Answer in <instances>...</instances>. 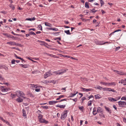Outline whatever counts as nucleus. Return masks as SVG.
Listing matches in <instances>:
<instances>
[{
	"label": "nucleus",
	"instance_id": "obj_1",
	"mask_svg": "<svg viewBox=\"0 0 126 126\" xmlns=\"http://www.w3.org/2000/svg\"><path fill=\"white\" fill-rule=\"evenodd\" d=\"M100 83L104 85H105L107 86H115L116 85V83L115 82H111L110 83H106L101 82Z\"/></svg>",
	"mask_w": 126,
	"mask_h": 126
},
{
	"label": "nucleus",
	"instance_id": "obj_2",
	"mask_svg": "<svg viewBox=\"0 0 126 126\" xmlns=\"http://www.w3.org/2000/svg\"><path fill=\"white\" fill-rule=\"evenodd\" d=\"M67 110H64L63 112L61 114V119L63 120L66 118L67 114Z\"/></svg>",
	"mask_w": 126,
	"mask_h": 126
},
{
	"label": "nucleus",
	"instance_id": "obj_3",
	"mask_svg": "<svg viewBox=\"0 0 126 126\" xmlns=\"http://www.w3.org/2000/svg\"><path fill=\"white\" fill-rule=\"evenodd\" d=\"M104 91H108L109 92H116L114 90V89H112L111 88H108L107 87H105L103 88L102 89Z\"/></svg>",
	"mask_w": 126,
	"mask_h": 126
},
{
	"label": "nucleus",
	"instance_id": "obj_4",
	"mask_svg": "<svg viewBox=\"0 0 126 126\" xmlns=\"http://www.w3.org/2000/svg\"><path fill=\"white\" fill-rule=\"evenodd\" d=\"M118 103L120 107H124L126 105V102L124 101H119Z\"/></svg>",
	"mask_w": 126,
	"mask_h": 126
},
{
	"label": "nucleus",
	"instance_id": "obj_5",
	"mask_svg": "<svg viewBox=\"0 0 126 126\" xmlns=\"http://www.w3.org/2000/svg\"><path fill=\"white\" fill-rule=\"evenodd\" d=\"M67 99H63L61 100L60 101H50L49 102V105H53L56 103L58 102H61L62 101H66Z\"/></svg>",
	"mask_w": 126,
	"mask_h": 126
},
{
	"label": "nucleus",
	"instance_id": "obj_6",
	"mask_svg": "<svg viewBox=\"0 0 126 126\" xmlns=\"http://www.w3.org/2000/svg\"><path fill=\"white\" fill-rule=\"evenodd\" d=\"M52 75V74L50 72V71L47 72L44 74V78H46L47 77L50 76Z\"/></svg>",
	"mask_w": 126,
	"mask_h": 126
},
{
	"label": "nucleus",
	"instance_id": "obj_7",
	"mask_svg": "<svg viewBox=\"0 0 126 126\" xmlns=\"http://www.w3.org/2000/svg\"><path fill=\"white\" fill-rule=\"evenodd\" d=\"M0 89L1 91L3 92H7L9 89V88H5L3 86H1Z\"/></svg>",
	"mask_w": 126,
	"mask_h": 126
},
{
	"label": "nucleus",
	"instance_id": "obj_8",
	"mask_svg": "<svg viewBox=\"0 0 126 126\" xmlns=\"http://www.w3.org/2000/svg\"><path fill=\"white\" fill-rule=\"evenodd\" d=\"M39 121L41 123H44L46 124L48 123V121L45 120L43 118L39 120Z\"/></svg>",
	"mask_w": 126,
	"mask_h": 126
},
{
	"label": "nucleus",
	"instance_id": "obj_9",
	"mask_svg": "<svg viewBox=\"0 0 126 126\" xmlns=\"http://www.w3.org/2000/svg\"><path fill=\"white\" fill-rule=\"evenodd\" d=\"M95 43L96 45H102L105 44L104 42L103 41H95Z\"/></svg>",
	"mask_w": 126,
	"mask_h": 126
},
{
	"label": "nucleus",
	"instance_id": "obj_10",
	"mask_svg": "<svg viewBox=\"0 0 126 126\" xmlns=\"http://www.w3.org/2000/svg\"><path fill=\"white\" fill-rule=\"evenodd\" d=\"M19 97H23L25 99L26 98L25 97H24L23 96L25 95V94L22 91H20V93L19 94Z\"/></svg>",
	"mask_w": 126,
	"mask_h": 126
},
{
	"label": "nucleus",
	"instance_id": "obj_11",
	"mask_svg": "<svg viewBox=\"0 0 126 126\" xmlns=\"http://www.w3.org/2000/svg\"><path fill=\"white\" fill-rule=\"evenodd\" d=\"M103 110L102 108L99 107H98L97 108V113H100L102 112Z\"/></svg>",
	"mask_w": 126,
	"mask_h": 126
},
{
	"label": "nucleus",
	"instance_id": "obj_12",
	"mask_svg": "<svg viewBox=\"0 0 126 126\" xmlns=\"http://www.w3.org/2000/svg\"><path fill=\"white\" fill-rule=\"evenodd\" d=\"M105 108L106 110L110 114L111 113V110L109 108L107 107L106 106H105Z\"/></svg>",
	"mask_w": 126,
	"mask_h": 126
},
{
	"label": "nucleus",
	"instance_id": "obj_13",
	"mask_svg": "<svg viewBox=\"0 0 126 126\" xmlns=\"http://www.w3.org/2000/svg\"><path fill=\"white\" fill-rule=\"evenodd\" d=\"M66 106V105H57L56 107H59L60 108L64 109Z\"/></svg>",
	"mask_w": 126,
	"mask_h": 126
},
{
	"label": "nucleus",
	"instance_id": "obj_14",
	"mask_svg": "<svg viewBox=\"0 0 126 126\" xmlns=\"http://www.w3.org/2000/svg\"><path fill=\"white\" fill-rule=\"evenodd\" d=\"M16 100L19 103L23 101V99L19 97H18V98L16 99Z\"/></svg>",
	"mask_w": 126,
	"mask_h": 126
},
{
	"label": "nucleus",
	"instance_id": "obj_15",
	"mask_svg": "<svg viewBox=\"0 0 126 126\" xmlns=\"http://www.w3.org/2000/svg\"><path fill=\"white\" fill-rule=\"evenodd\" d=\"M81 89L83 90V91H85L86 92H88V91H91L92 90H93L92 89H87L86 88H81Z\"/></svg>",
	"mask_w": 126,
	"mask_h": 126
},
{
	"label": "nucleus",
	"instance_id": "obj_16",
	"mask_svg": "<svg viewBox=\"0 0 126 126\" xmlns=\"http://www.w3.org/2000/svg\"><path fill=\"white\" fill-rule=\"evenodd\" d=\"M121 83L123 84V85H126V79L121 80Z\"/></svg>",
	"mask_w": 126,
	"mask_h": 126
},
{
	"label": "nucleus",
	"instance_id": "obj_17",
	"mask_svg": "<svg viewBox=\"0 0 126 126\" xmlns=\"http://www.w3.org/2000/svg\"><path fill=\"white\" fill-rule=\"evenodd\" d=\"M19 65L21 66L22 67L25 68L28 67L29 66V65L27 64H19Z\"/></svg>",
	"mask_w": 126,
	"mask_h": 126
},
{
	"label": "nucleus",
	"instance_id": "obj_18",
	"mask_svg": "<svg viewBox=\"0 0 126 126\" xmlns=\"http://www.w3.org/2000/svg\"><path fill=\"white\" fill-rule=\"evenodd\" d=\"M94 96L96 99H99L101 98V96L99 94L95 95Z\"/></svg>",
	"mask_w": 126,
	"mask_h": 126
},
{
	"label": "nucleus",
	"instance_id": "obj_19",
	"mask_svg": "<svg viewBox=\"0 0 126 126\" xmlns=\"http://www.w3.org/2000/svg\"><path fill=\"white\" fill-rule=\"evenodd\" d=\"M97 113V111H96V109L95 108L93 109V114L95 115Z\"/></svg>",
	"mask_w": 126,
	"mask_h": 126
},
{
	"label": "nucleus",
	"instance_id": "obj_20",
	"mask_svg": "<svg viewBox=\"0 0 126 126\" xmlns=\"http://www.w3.org/2000/svg\"><path fill=\"white\" fill-rule=\"evenodd\" d=\"M45 25L46 26L49 27H51L52 25L47 22H45Z\"/></svg>",
	"mask_w": 126,
	"mask_h": 126
},
{
	"label": "nucleus",
	"instance_id": "obj_21",
	"mask_svg": "<svg viewBox=\"0 0 126 126\" xmlns=\"http://www.w3.org/2000/svg\"><path fill=\"white\" fill-rule=\"evenodd\" d=\"M7 44H9L11 45H15L16 44V43L14 42H12L11 41L10 42H8L7 43Z\"/></svg>",
	"mask_w": 126,
	"mask_h": 126
},
{
	"label": "nucleus",
	"instance_id": "obj_22",
	"mask_svg": "<svg viewBox=\"0 0 126 126\" xmlns=\"http://www.w3.org/2000/svg\"><path fill=\"white\" fill-rule=\"evenodd\" d=\"M108 99L109 101H117L116 99H115L112 97L109 98Z\"/></svg>",
	"mask_w": 126,
	"mask_h": 126
},
{
	"label": "nucleus",
	"instance_id": "obj_23",
	"mask_svg": "<svg viewBox=\"0 0 126 126\" xmlns=\"http://www.w3.org/2000/svg\"><path fill=\"white\" fill-rule=\"evenodd\" d=\"M30 87H31L37 88V86L36 85H35L34 84H30Z\"/></svg>",
	"mask_w": 126,
	"mask_h": 126
},
{
	"label": "nucleus",
	"instance_id": "obj_24",
	"mask_svg": "<svg viewBox=\"0 0 126 126\" xmlns=\"http://www.w3.org/2000/svg\"><path fill=\"white\" fill-rule=\"evenodd\" d=\"M64 97V96L63 95H61L60 96H59V97L56 99V100H59L61 98Z\"/></svg>",
	"mask_w": 126,
	"mask_h": 126
},
{
	"label": "nucleus",
	"instance_id": "obj_25",
	"mask_svg": "<svg viewBox=\"0 0 126 126\" xmlns=\"http://www.w3.org/2000/svg\"><path fill=\"white\" fill-rule=\"evenodd\" d=\"M88 3V2H86L85 3V7L87 8H88L89 7Z\"/></svg>",
	"mask_w": 126,
	"mask_h": 126
},
{
	"label": "nucleus",
	"instance_id": "obj_26",
	"mask_svg": "<svg viewBox=\"0 0 126 126\" xmlns=\"http://www.w3.org/2000/svg\"><path fill=\"white\" fill-rule=\"evenodd\" d=\"M95 88V89H99L100 90H101L102 89V87H101L100 86H98L95 87H94Z\"/></svg>",
	"mask_w": 126,
	"mask_h": 126
},
{
	"label": "nucleus",
	"instance_id": "obj_27",
	"mask_svg": "<svg viewBox=\"0 0 126 126\" xmlns=\"http://www.w3.org/2000/svg\"><path fill=\"white\" fill-rule=\"evenodd\" d=\"M99 116H100L101 117H103V118H105V116L102 113V112L100 113L99 114Z\"/></svg>",
	"mask_w": 126,
	"mask_h": 126
},
{
	"label": "nucleus",
	"instance_id": "obj_28",
	"mask_svg": "<svg viewBox=\"0 0 126 126\" xmlns=\"http://www.w3.org/2000/svg\"><path fill=\"white\" fill-rule=\"evenodd\" d=\"M19 93H20V91H17L16 92V96H17V97H19Z\"/></svg>",
	"mask_w": 126,
	"mask_h": 126
},
{
	"label": "nucleus",
	"instance_id": "obj_29",
	"mask_svg": "<svg viewBox=\"0 0 126 126\" xmlns=\"http://www.w3.org/2000/svg\"><path fill=\"white\" fill-rule=\"evenodd\" d=\"M66 70H64L63 71H62L61 72H58V73L57 74L58 75H60L63 74L66 72Z\"/></svg>",
	"mask_w": 126,
	"mask_h": 126
},
{
	"label": "nucleus",
	"instance_id": "obj_30",
	"mask_svg": "<svg viewBox=\"0 0 126 126\" xmlns=\"http://www.w3.org/2000/svg\"><path fill=\"white\" fill-rule=\"evenodd\" d=\"M64 32L65 33H66L67 34L70 35L71 33L70 32V31L69 30H65L64 31Z\"/></svg>",
	"mask_w": 126,
	"mask_h": 126
},
{
	"label": "nucleus",
	"instance_id": "obj_31",
	"mask_svg": "<svg viewBox=\"0 0 126 126\" xmlns=\"http://www.w3.org/2000/svg\"><path fill=\"white\" fill-rule=\"evenodd\" d=\"M79 108L80 110H81L82 111L83 110L84 107H83V106H79Z\"/></svg>",
	"mask_w": 126,
	"mask_h": 126
},
{
	"label": "nucleus",
	"instance_id": "obj_32",
	"mask_svg": "<svg viewBox=\"0 0 126 126\" xmlns=\"http://www.w3.org/2000/svg\"><path fill=\"white\" fill-rule=\"evenodd\" d=\"M9 6L10 7L12 8L13 10H14L15 8L14 5L12 4H10L9 5Z\"/></svg>",
	"mask_w": 126,
	"mask_h": 126
},
{
	"label": "nucleus",
	"instance_id": "obj_33",
	"mask_svg": "<svg viewBox=\"0 0 126 126\" xmlns=\"http://www.w3.org/2000/svg\"><path fill=\"white\" fill-rule=\"evenodd\" d=\"M38 28L39 30H42V27L41 25H39L38 27Z\"/></svg>",
	"mask_w": 126,
	"mask_h": 126
},
{
	"label": "nucleus",
	"instance_id": "obj_34",
	"mask_svg": "<svg viewBox=\"0 0 126 126\" xmlns=\"http://www.w3.org/2000/svg\"><path fill=\"white\" fill-rule=\"evenodd\" d=\"M16 94H11V97H12V98H15L16 97Z\"/></svg>",
	"mask_w": 126,
	"mask_h": 126
},
{
	"label": "nucleus",
	"instance_id": "obj_35",
	"mask_svg": "<svg viewBox=\"0 0 126 126\" xmlns=\"http://www.w3.org/2000/svg\"><path fill=\"white\" fill-rule=\"evenodd\" d=\"M29 96H30V97L33 98L34 97V96L33 95V94L31 93H30L29 94Z\"/></svg>",
	"mask_w": 126,
	"mask_h": 126
},
{
	"label": "nucleus",
	"instance_id": "obj_36",
	"mask_svg": "<svg viewBox=\"0 0 126 126\" xmlns=\"http://www.w3.org/2000/svg\"><path fill=\"white\" fill-rule=\"evenodd\" d=\"M38 117L39 120H40L41 119H42V118L43 117V116L41 114H39V116H38Z\"/></svg>",
	"mask_w": 126,
	"mask_h": 126
},
{
	"label": "nucleus",
	"instance_id": "obj_37",
	"mask_svg": "<svg viewBox=\"0 0 126 126\" xmlns=\"http://www.w3.org/2000/svg\"><path fill=\"white\" fill-rule=\"evenodd\" d=\"M76 95V94H73L72 93H71L70 94V96H69V97H73L74 96Z\"/></svg>",
	"mask_w": 126,
	"mask_h": 126
},
{
	"label": "nucleus",
	"instance_id": "obj_38",
	"mask_svg": "<svg viewBox=\"0 0 126 126\" xmlns=\"http://www.w3.org/2000/svg\"><path fill=\"white\" fill-rule=\"evenodd\" d=\"M46 54L48 56H50L53 57H55V55H53L52 54H50L48 53H46Z\"/></svg>",
	"mask_w": 126,
	"mask_h": 126
},
{
	"label": "nucleus",
	"instance_id": "obj_39",
	"mask_svg": "<svg viewBox=\"0 0 126 126\" xmlns=\"http://www.w3.org/2000/svg\"><path fill=\"white\" fill-rule=\"evenodd\" d=\"M2 68H3L4 69L6 70H8V68L7 67L5 66H4V65H3V66L2 65Z\"/></svg>",
	"mask_w": 126,
	"mask_h": 126
},
{
	"label": "nucleus",
	"instance_id": "obj_40",
	"mask_svg": "<svg viewBox=\"0 0 126 126\" xmlns=\"http://www.w3.org/2000/svg\"><path fill=\"white\" fill-rule=\"evenodd\" d=\"M100 3L101 4V6H102L104 4V2L103 0H100Z\"/></svg>",
	"mask_w": 126,
	"mask_h": 126
},
{
	"label": "nucleus",
	"instance_id": "obj_41",
	"mask_svg": "<svg viewBox=\"0 0 126 126\" xmlns=\"http://www.w3.org/2000/svg\"><path fill=\"white\" fill-rule=\"evenodd\" d=\"M91 11L93 13H94L96 11H97V10H95V9H93L92 10H91Z\"/></svg>",
	"mask_w": 126,
	"mask_h": 126
},
{
	"label": "nucleus",
	"instance_id": "obj_42",
	"mask_svg": "<svg viewBox=\"0 0 126 126\" xmlns=\"http://www.w3.org/2000/svg\"><path fill=\"white\" fill-rule=\"evenodd\" d=\"M23 116H25L26 115V112L25 110H24L23 109Z\"/></svg>",
	"mask_w": 126,
	"mask_h": 126
},
{
	"label": "nucleus",
	"instance_id": "obj_43",
	"mask_svg": "<svg viewBox=\"0 0 126 126\" xmlns=\"http://www.w3.org/2000/svg\"><path fill=\"white\" fill-rule=\"evenodd\" d=\"M15 45H16V46H19L21 47H22L23 46L20 44H17V43H16V44H15Z\"/></svg>",
	"mask_w": 126,
	"mask_h": 126
},
{
	"label": "nucleus",
	"instance_id": "obj_44",
	"mask_svg": "<svg viewBox=\"0 0 126 126\" xmlns=\"http://www.w3.org/2000/svg\"><path fill=\"white\" fill-rule=\"evenodd\" d=\"M16 62V61L14 59H13L11 61V63L12 64H15V62Z\"/></svg>",
	"mask_w": 126,
	"mask_h": 126
},
{
	"label": "nucleus",
	"instance_id": "obj_45",
	"mask_svg": "<svg viewBox=\"0 0 126 126\" xmlns=\"http://www.w3.org/2000/svg\"><path fill=\"white\" fill-rule=\"evenodd\" d=\"M113 71L114 72H115L116 73H117L118 74H119L120 75H122V74H120L119 73V71H117L116 70H113Z\"/></svg>",
	"mask_w": 126,
	"mask_h": 126
},
{
	"label": "nucleus",
	"instance_id": "obj_46",
	"mask_svg": "<svg viewBox=\"0 0 126 126\" xmlns=\"http://www.w3.org/2000/svg\"><path fill=\"white\" fill-rule=\"evenodd\" d=\"M121 31V30H120V29H119V30H116L115 31H114V32H112L111 33V34H113V33H115V32H118V31Z\"/></svg>",
	"mask_w": 126,
	"mask_h": 126
},
{
	"label": "nucleus",
	"instance_id": "obj_47",
	"mask_svg": "<svg viewBox=\"0 0 126 126\" xmlns=\"http://www.w3.org/2000/svg\"><path fill=\"white\" fill-rule=\"evenodd\" d=\"M30 34L31 35H35L36 34L33 32H31L30 33Z\"/></svg>",
	"mask_w": 126,
	"mask_h": 126
},
{
	"label": "nucleus",
	"instance_id": "obj_48",
	"mask_svg": "<svg viewBox=\"0 0 126 126\" xmlns=\"http://www.w3.org/2000/svg\"><path fill=\"white\" fill-rule=\"evenodd\" d=\"M42 107H43V108L46 109H47L48 108V106H42Z\"/></svg>",
	"mask_w": 126,
	"mask_h": 126
},
{
	"label": "nucleus",
	"instance_id": "obj_49",
	"mask_svg": "<svg viewBox=\"0 0 126 126\" xmlns=\"http://www.w3.org/2000/svg\"><path fill=\"white\" fill-rule=\"evenodd\" d=\"M0 120H2L4 122H6V121L4 120L1 117H0Z\"/></svg>",
	"mask_w": 126,
	"mask_h": 126
},
{
	"label": "nucleus",
	"instance_id": "obj_50",
	"mask_svg": "<svg viewBox=\"0 0 126 126\" xmlns=\"http://www.w3.org/2000/svg\"><path fill=\"white\" fill-rule=\"evenodd\" d=\"M121 99L122 100H126V98L125 97H123L121 98Z\"/></svg>",
	"mask_w": 126,
	"mask_h": 126
},
{
	"label": "nucleus",
	"instance_id": "obj_51",
	"mask_svg": "<svg viewBox=\"0 0 126 126\" xmlns=\"http://www.w3.org/2000/svg\"><path fill=\"white\" fill-rule=\"evenodd\" d=\"M52 30L57 31L58 30V29L57 28H52Z\"/></svg>",
	"mask_w": 126,
	"mask_h": 126
},
{
	"label": "nucleus",
	"instance_id": "obj_52",
	"mask_svg": "<svg viewBox=\"0 0 126 126\" xmlns=\"http://www.w3.org/2000/svg\"><path fill=\"white\" fill-rule=\"evenodd\" d=\"M81 19L82 21H86L87 20H90V19H83V18H81Z\"/></svg>",
	"mask_w": 126,
	"mask_h": 126
},
{
	"label": "nucleus",
	"instance_id": "obj_53",
	"mask_svg": "<svg viewBox=\"0 0 126 126\" xmlns=\"http://www.w3.org/2000/svg\"><path fill=\"white\" fill-rule=\"evenodd\" d=\"M57 39H58L59 40H61V37H57V38H55L54 39L55 40H56Z\"/></svg>",
	"mask_w": 126,
	"mask_h": 126
},
{
	"label": "nucleus",
	"instance_id": "obj_54",
	"mask_svg": "<svg viewBox=\"0 0 126 126\" xmlns=\"http://www.w3.org/2000/svg\"><path fill=\"white\" fill-rule=\"evenodd\" d=\"M3 79H4L2 77V76L1 75H0V80H3Z\"/></svg>",
	"mask_w": 126,
	"mask_h": 126
},
{
	"label": "nucleus",
	"instance_id": "obj_55",
	"mask_svg": "<svg viewBox=\"0 0 126 126\" xmlns=\"http://www.w3.org/2000/svg\"><path fill=\"white\" fill-rule=\"evenodd\" d=\"M71 99L72 100L74 101L75 102H76L77 100V98H75L74 99Z\"/></svg>",
	"mask_w": 126,
	"mask_h": 126
},
{
	"label": "nucleus",
	"instance_id": "obj_56",
	"mask_svg": "<svg viewBox=\"0 0 126 126\" xmlns=\"http://www.w3.org/2000/svg\"><path fill=\"white\" fill-rule=\"evenodd\" d=\"M40 89H35V91L37 92H38L40 91Z\"/></svg>",
	"mask_w": 126,
	"mask_h": 126
},
{
	"label": "nucleus",
	"instance_id": "obj_57",
	"mask_svg": "<svg viewBox=\"0 0 126 126\" xmlns=\"http://www.w3.org/2000/svg\"><path fill=\"white\" fill-rule=\"evenodd\" d=\"M11 36V37H10V38H13V39L14 40V39H16V37H15L13 36Z\"/></svg>",
	"mask_w": 126,
	"mask_h": 126
},
{
	"label": "nucleus",
	"instance_id": "obj_58",
	"mask_svg": "<svg viewBox=\"0 0 126 126\" xmlns=\"http://www.w3.org/2000/svg\"><path fill=\"white\" fill-rule=\"evenodd\" d=\"M92 104L91 103L88 102V106H91Z\"/></svg>",
	"mask_w": 126,
	"mask_h": 126
},
{
	"label": "nucleus",
	"instance_id": "obj_59",
	"mask_svg": "<svg viewBox=\"0 0 126 126\" xmlns=\"http://www.w3.org/2000/svg\"><path fill=\"white\" fill-rule=\"evenodd\" d=\"M15 57L17 59H21V58L20 57H18L15 54Z\"/></svg>",
	"mask_w": 126,
	"mask_h": 126
},
{
	"label": "nucleus",
	"instance_id": "obj_60",
	"mask_svg": "<svg viewBox=\"0 0 126 126\" xmlns=\"http://www.w3.org/2000/svg\"><path fill=\"white\" fill-rule=\"evenodd\" d=\"M38 41L40 43H43L44 44H45V43L44 42V41H40V40H38Z\"/></svg>",
	"mask_w": 126,
	"mask_h": 126
},
{
	"label": "nucleus",
	"instance_id": "obj_61",
	"mask_svg": "<svg viewBox=\"0 0 126 126\" xmlns=\"http://www.w3.org/2000/svg\"><path fill=\"white\" fill-rule=\"evenodd\" d=\"M47 30H52V28H48L47 27Z\"/></svg>",
	"mask_w": 126,
	"mask_h": 126
},
{
	"label": "nucleus",
	"instance_id": "obj_62",
	"mask_svg": "<svg viewBox=\"0 0 126 126\" xmlns=\"http://www.w3.org/2000/svg\"><path fill=\"white\" fill-rule=\"evenodd\" d=\"M113 107L115 110H116L117 108L115 105H113Z\"/></svg>",
	"mask_w": 126,
	"mask_h": 126
},
{
	"label": "nucleus",
	"instance_id": "obj_63",
	"mask_svg": "<svg viewBox=\"0 0 126 126\" xmlns=\"http://www.w3.org/2000/svg\"><path fill=\"white\" fill-rule=\"evenodd\" d=\"M31 19H32L31 18H27L26 19V20H30V21H32Z\"/></svg>",
	"mask_w": 126,
	"mask_h": 126
},
{
	"label": "nucleus",
	"instance_id": "obj_64",
	"mask_svg": "<svg viewBox=\"0 0 126 126\" xmlns=\"http://www.w3.org/2000/svg\"><path fill=\"white\" fill-rule=\"evenodd\" d=\"M82 101H83V100H85V99H86V98L85 97H83L82 98Z\"/></svg>",
	"mask_w": 126,
	"mask_h": 126
}]
</instances>
